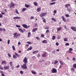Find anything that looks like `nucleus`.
<instances>
[{"label":"nucleus","mask_w":76,"mask_h":76,"mask_svg":"<svg viewBox=\"0 0 76 76\" xmlns=\"http://www.w3.org/2000/svg\"><path fill=\"white\" fill-rule=\"evenodd\" d=\"M13 35H14V38H17L20 36V34L17 33L16 32L14 33L13 34Z\"/></svg>","instance_id":"obj_1"},{"label":"nucleus","mask_w":76,"mask_h":76,"mask_svg":"<svg viewBox=\"0 0 76 76\" xmlns=\"http://www.w3.org/2000/svg\"><path fill=\"white\" fill-rule=\"evenodd\" d=\"M27 64H24L23 65L21 66V68L23 69H27V66H26Z\"/></svg>","instance_id":"obj_2"},{"label":"nucleus","mask_w":76,"mask_h":76,"mask_svg":"<svg viewBox=\"0 0 76 76\" xmlns=\"http://www.w3.org/2000/svg\"><path fill=\"white\" fill-rule=\"evenodd\" d=\"M23 63H24V64H27L28 63V60H27L26 57H25L24 58Z\"/></svg>","instance_id":"obj_3"},{"label":"nucleus","mask_w":76,"mask_h":76,"mask_svg":"<svg viewBox=\"0 0 76 76\" xmlns=\"http://www.w3.org/2000/svg\"><path fill=\"white\" fill-rule=\"evenodd\" d=\"M51 71H52V73H57V69L54 68H53L51 69Z\"/></svg>","instance_id":"obj_4"},{"label":"nucleus","mask_w":76,"mask_h":76,"mask_svg":"<svg viewBox=\"0 0 76 76\" xmlns=\"http://www.w3.org/2000/svg\"><path fill=\"white\" fill-rule=\"evenodd\" d=\"M42 56L43 57H47V53L45 52H44V53L42 54Z\"/></svg>","instance_id":"obj_5"},{"label":"nucleus","mask_w":76,"mask_h":76,"mask_svg":"<svg viewBox=\"0 0 76 76\" xmlns=\"http://www.w3.org/2000/svg\"><path fill=\"white\" fill-rule=\"evenodd\" d=\"M45 15H46V13H42L40 15V16L42 18H43V17H44V16H45Z\"/></svg>","instance_id":"obj_6"},{"label":"nucleus","mask_w":76,"mask_h":76,"mask_svg":"<svg viewBox=\"0 0 76 76\" xmlns=\"http://www.w3.org/2000/svg\"><path fill=\"white\" fill-rule=\"evenodd\" d=\"M71 29L73 31H75V32L76 31V28L75 27H71Z\"/></svg>","instance_id":"obj_7"},{"label":"nucleus","mask_w":76,"mask_h":76,"mask_svg":"<svg viewBox=\"0 0 76 76\" xmlns=\"http://www.w3.org/2000/svg\"><path fill=\"white\" fill-rule=\"evenodd\" d=\"M22 26L23 28H26V29H27V28H28V26L25 24H23L22 25Z\"/></svg>","instance_id":"obj_8"},{"label":"nucleus","mask_w":76,"mask_h":76,"mask_svg":"<svg viewBox=\"0 0 76 76\" xmlns=\"http://www.w3.org/2000/svg\"><path fill=\"white\" fill-rule=\"evenodd\" d=\"M38 30V28H33V29L32 30V32H35V31H37Z\"/></svg>","instance_id":"obj_9"},{"label":"nucleus","mask_w":76,"mask_h":76,"mask_svg":"<svg viewBox=\"0 0 76 76\" xmlns=\"http://www.w3.org/2000/svg\"><path fill=\"white\" fill-rule=\"evenodd\" d=\"M61 18L62 19L63 21H64V22H66V20L65 19V18H64V17L63 16H61Z\"/></svg>","instance_id":"obj_10"},{"label":"nucleus","mask_w":76,"mask_h":76,"mask_svg":"<svg viewBox=\"0 0 76 76\" xmlns=\"http://www.w3.org/2000/svg\"><path fill=\"white\" fill-rule=\"evenodd\" d=\"M18 29H19V31H20V32H21L22 33H23V32H24L23 30H22V29L21 28H18Z\"/></svg>","instance_id":"obj_11"},{"label":"nucleus","mask_w":76,"mask_h":76,"mask_svg":"<svg viewBox=\"0 0 76 76\" xmlns=\"http://www.w3.org/2000/svg\"><path fill=\"white\" fill-rule=\"evenodd\" d=\"M4 70H7V69H9V66H4Z\"/></svg>","instance_id":"obj_12"},{"label":"nucleus","mask_w":76,"mask_h":76,"mask_svg":"<svg viewBox=\"0 0 76 76\" xmlns=\"http://www.w3.org/2000/svg\"><path fill=\"white\" fill-rule=\"evenodd\" d=\"M61 29H62V28H61V27H59L57 28V31L58 32V31H61Z\"/></svg>","instance_id":"obj_13"},{"label":"nucleus","mask_w":76,"mask_h":76,"mask_svg":"<svg viewBox=\"0 0 76 76\" xmlns=\"http://www.w3.org/2000/svg\"><path fill=\"white\" fill-rule=\"evenodd\" d=\"M38 53V50H35L34 51L32 52V54H37V53Z\"/></svg>","instance_id":"obj_14"},{"label":"nucleus","mask_w":76,"mask_h":76,"mask_svg":"<svg viewBox=\"0 0 76 76\" xmlns=\"http://www.w3.org/2000/svg\"><path fill=\"white\" fill-rule=\"evenodd\" d=\"M10 6H11V7H14V6H15V4L13 3H11L10 4Z\"/></svg>","instance_id":"obj_15"},{"label":"nucleus","mask_w":76,"mask_h":76,"mask_svg":"<svg viewBox=\"0 0 76 76\" xmlns=\"http://www.w3.org/2000/svg\"><path fill=\"white\" fill-rule=\"evenodd\" d=\"M42 43H44V44H47V41L45 40H44L42 41Z\"/></svg>","instance_id":"obj_16"},{"label":"nucleus","mask_w":76,"mask_h":76,"mask_svg":"<svg viewBox=\"0 0 76 76\" xmlns=\"http://www.w3.org/2000/svg\"><path fill=\"white\" fill-rule=\"evenodd\" d=\"M6 64V62L5 61H3L2 62L1 64Z\"/></svg>","instance_id":"obj_17"},{"label":"nucleus","mask_w":76,"mask_h":76,"mask_svg":"<svg viewBox=\"0 0 76 76\" xmlns=\"http://www.w3.org/2000/svg\"><path fill=\"white\" fill-rule=\"evenodd\" d=\"M32 49V47H31V46H30V48H29L27 50V51H29V50H31Z\"/></svg>","instance_id":"obj_18"},{"label":"nucleus","mask_w":76,"mask_h":76,"mask_svg":"<svg viewBox=\"0 0 76 76\" xmlns=\"http://www.w3.org/2000/svg\"><path fill=\"white\" fill-rule=\"evenodd\" d=\"M67 10H68V12H70L72 11V8H68Z\"/></svg>","instance_id":"obj_19"},{"label":"nucleus","mask_w":76,"mask_h":76,"mask_svg":"<svg viewBox=\"0 0 76 76\" xmlns=\"http://www.w3.org/2000/svg\"><path fill=\"white\" fill-rule=\"evenodd\" d=\"M59 61L60 63L61 64V65H63V64H64V63L63 62H62L61 61Z\"/></svg>","instance_id":"obj_20"},{"label":"nucleus","mask_w":76,"mask_h":76,"mask_svg":"<svg viewBox=\"0 0 76 76\" xmlns=\"http://www.w3.org/2000/svg\"><path fill=\"white\" fill-rule=\"evenodd\" d=\"M73 68L76 69V64H74L73 65Z\"/></svg>","instance_id":"obj_21"},{"label":"nucleus","mask_w":76,"mask_h":76,"mask_svg":"<svg viewBox=\"0 0 76 76\" xmlns=\"http://www.w3.org/2000/svg\"><path fill=\"white\" fill-rule=\"evenodd\" d=\"M26 9H27L26 8H23L22 10V12H25V10H26Z\"/></svg>","instance_id":"obj_22"},{"label":"nucleus","mask_w":76,"mask_h":76,"mask_svg":"<svg viewBox=\"0 0 76 76\" xmlns=\"http://www.w3.org/2000/svg\"><path fill=\"white\" fill-rule=\"evenodd\" d=\"M20 17H14L13 18V19H20Z\"/></svg>","instance_id":"obj_23"},{"label":"nucleus","mask_w":76,"mask_h":76,"mask_svg":"<svg viewBox=\"0 0 76 76\" xmlns=\"http://www.w3.org/2000/svg\"><path fill=\"white\" fill-rule=\"evenodd\" d=\"M28 37H31V32H29L28 33Z\"/></svg>","instance_id":"obj_24"},{"label":"nucleus","mask_w":76,"mask_h":76,"mask_svg":"<svg viewBox=\"0 0 76 76\" xmlns=\"http://www.w3.org/2000/svg\"><path fill=\"white\" fill-rule=\"evenodd\" d=\"M25 6L26 7H27V8H28L29 7H30V6L29 5L26 4H25Z\"/></svg>","instance_id":"obj_25"},{"label":"nucleus","mask_w":76,"mask_h":76,"mask_svg":"<svg viewBox=\"0 0 76 76\" xmlns=\"http://www.w3.org/2000/svg\"><path fill=\"white\" fill-rule=\"evenodd\" d=\"M13 58H17V56H16V55H13Z\"/></svg>","instance_id":"obj_26"},{"label":"nucleus","mask_w":76,"mask_h":76,"mask_svg":"<svg viewBox=\"0 0 76 76\" xmlns=\"http://www.w3.org/2000/svg\"><path fill=\"white\" fill-rule=\"evenodd\" d=\"M70 6V5L69 4H68L65 5L66 7H68V6Z\"/></svg>","instance_id":"obj_27"},{"label":"nucleus","mask_w":76,"mask_h":76,"mask_svg":"<svg viewBox=\"0 0 76 76\" xmlns=\"http://www.w3.org/2000/svg\"><path fill=\"white\" fill-rule=\"evenodd\" d=\"M41 10V8H37V12H39V11H40V10Z\"/></svg>","instance_id":"obj_28"},{"label":"nucleus","mask_w":76,"mask_h":76,"mask_svg":"<svg viewBox=\"0 0 76 76\" xmlns=\"http://www.w3.org/2000/svg\"><path fill=\"white\" fill-rule=\"evenodd\" d=\"M27 44H29V45H31L32 44V43L30 42H27Z\"/></svg>","instance_id":"obj_29"},{"label":"nucleus","mask_w":76,"mask_h":76,"mask_svg":"<svg viewBox=\"0 0 76 76\" xmlns=\"http://www.w3.org/2000/svg\"><path fill=\"white\" fill-rule=\"evenodd\" d=\"M31 72L32 74H34V75H35L36 74V72H34V71L32 70L31 71Z\"/></svg>","instance_id":"obj_30"},{"label":"nucleus","mask_w":76,"mask_h":76,"mask_svg":"<svg viewBox=\"0 0 76 76\" xmlns=\"http://www.w3.org/2000/svg\"><path fill=\"white\" fill-rule=\"evenodd\" d=\"M55 38H56V36H53L52 38V39L53 40H54V39H55Z\"/></svg>","instance_id":"obj_31"},{"label":"nucleus","mask_w":76,"mask_h":76,"mask_svg":"<svg viewBox=\"0 0 76 76\" xmlns=\"http://www.w3.org/2000/svg\"><path fill=\"white\" fill-rule=\"evenodd\" d=\"M12 48L13 50H14V51H15L16 50V49L15 48V46L13 45L12 46Z\"/></svg>","instance_id":"obj_32"},{"label":"nucleus","mask_w":76,"mask_h":76,"mask_svg":"<svg viewBox=\"0 0 76 76\" xmlns=\"http://www.w3.org/2000/svg\"><path fill=\"white\" fill-rule=\"evenodd\" d=\"M42 19H43V22L45 23V22H46V21L45 18H42Z\"/></svg>","instance_id":"obj_33"},{"label":"nucleus","mask_w":76,"mask_h":76,"mask_svg":"<svg viewBox=\"0 0 76 76\" xmlns=\"http://www.w3.org/2000/svg\"><path fill=\"white\" fill-rule=\"evenodd\" d=\"M64 41H66V42L67 41V38H64Z\"/></svg>","instance_id":"obj_34"},{"label":"nucleus","mask_w":76,"mask_h":76,"mask_svg":"<svg viewBox=\"0 0 76 76\" xmlns=\"http://www.w3.org/2000/svg\"><path fill=\"white\" fill-rule=\"evenodd\" d=\"M51 20H53V21H54V22L56 21V19H54L53 18H52L51 19Z\"/></svg>","instance_id":"obj_35"},{"label":"nucleus","mask_w":76,"mask_h":76,"mask_svg":"<svg viewBox=\"0 0 76 76\" xmlns=\"http://www.w3.org/2000/svg\"><path fill=\"white\" fill-rule=\"evenodd\" d=\"M10 66H12L13 64H12V62L11 61L10 62Z\"/></svg>","instance_id":"obj_36"},{"label":"nucleus","mask_w":76,"mask_h":76,"mask_svg":"<svg viewBox=\"0 0 76 76\" xmlns=\"http://www.w3.org/2000/svg\"><path fill=\"white\" fill-rule=\"evenodd\" d=\"M71 70H72V72H75V69L72 67L71 69Z\"/></svg>","instance_id":"obj_37"},{"label":"nucleus","mask_w":76,"mask_h":76,"mask_svg":"<svg viewBox=\"0 0 76 76\" xmlns=\"http://www.w3.org/2000/svg\"><path fill=\"white\" fill-rule=\"evenodd\" d=\"M45 29H49V27L48 26H46L45 28Z\"/></svg>","instance_id":"obj_38"},{"label":"nucleus","mask_w":76,"mask_h":76,"mask_svg":"<svg viewBox=\"0 0 76 76\" xmlns=\"http://www.w3.org/2000/svg\"><path fill=\"white\" fill-rule=\"evenodd\" d=\"M58 61H57V60H56L55 61V62L54 63V64H57V63H58Z\"/></svg>","instance_id":"obj_39"},{"label":"nucleus","mask_w":76,"mask_h":76,"mask_svg":"<svg viewBox=\"0 0 76 76\" xmlns=\"http://www.w3.org/2000/svg\"><path fill=\"white\" fill-rule=\"evenodd\" d=\"M45 36V35L43 34H41V37H42V38H44V37Z\"/></svg>","instance_id":"obj_40"},{"label":"nucleus","mask_w":76,"mask_h":76,"mask_svg":"<svg viewBox=\"0 0 76 76\" xmlns=\"http://www.w3.org/2000/svg\"><path fill=\"white\" fill-rule=\"evenodd\" d=\"M56 4V2H52L50 4V5H53V4Z\"/></svg>","instance_id":"obj_41"},{"label":"nucleus","mask_w":76,"mask_h":76,"mask_svg":"<svg viewBox=\"0 0 76 76\" xmlns=\"http://www.w3.org/2000/svg\"><path fill=\"white\" fill-rule=\"evenodd\" d=\"M69 45V43H66L65 44L66 46H68Z\"/></svg>","instance_id":"obj_42"},{"label":"nucleus","mask_w":76,"mask_h":76,"mask_svg":"<svg viewBox=\"0 0 76 76\" xmlns=\"http://www.w3.org/2000/svg\"><path fill=\"white\" fill-rule=\"evenodd\" d=\"M49 32H50L49 30L48 29L45 32V33H49Z\"/></svg>","instance_id":"obj_43"},{"label":"nucleus","mask_w":76,"mask_h":76,"mask_svg":"<svg viewBox=\"0 0 76 76\" xmlns=\"http://www.w3.org/2000/svg\"><path fill=\"white\" fill-rule=\"evenodd\" d=\"M16 13H17V14H18V15H19V12H18V10H16Z\"/></svg>","instance_id":"obj_44"},{"label":"nucleus","mask_w":76,"mask_h":76,"mask_svg":"<svg viewBox=\"0 0 76 76\" xmlns=\"http://www.w3.org/2000/svg\"><path fill=\"white\" fill-rule=\"evenodd\" d=\"M20 67V66L19 65H18L17 66H15V67L16 68H17V69H18V68H19V67Z\"/></svg>","instance_id":"obj_45"},{"label":"nucleus","mask_w":76,"mask_h":76,"mask_svg":"<svg viewBox=\"0 0 76 76\" xmlns=\"http://www.w3.org/2000/svg\"><path fill=\"white\" fill-rule=\"evenodd\" d=\"M65 16L66 17H69V16H70V15H69V14H66L65 15Z\"/></svg>","instance_id":"obj_46"},{"label":"nucleus","mask_w":76,"mask_h":76,"mask_svg":"<svg viewBox=\"0 0 76 76\" xmlns=\"http://www.w3.org/2000/svg\"><path fill=\"white\" fill-rule=\"evenodd\" d=\"M36 38L37 39V40H40V39L38 37H36Z\"/></svg>","instance_id":"obj_47"},{"label":"nucleus","mask_w":76,"mask_h":76,"mask_svg":"<svg viewBox=\"0 0 76 76\" xmlns=\"http://www.w3.org/2000/svg\"><path fill=\"white\" fill-rule=\"evenodd\" d=\"M8 55L9 57H11V55H10V53H8Z\"/></svg>","instance_id":"obj_48"},{"label":"nucleus","mask_w":76,"mask_h":76,"mask_svg":"<svg viewBox=\"0 0 76 76\" xmlns=\"http://www.w3.org/2000/svg\"><path fill=\"white\" fill-rule=\"evenodd\" d=\"M34 16H31L30 18V19L31 20L33 19H34Z\"/></svg>","instance_id":"obj_49"},{"label":"nucleus","mask_w":76,"mask_h":76,"mask_svg":"<svg viewBox=\"0 0 76 76\" xmlns=\"http://www.w3.org/2000/svg\"><path fill=\"white\" fill-rule=\"evenodd\" d=\"M16 27H17V28H20V26H19L18 25H16Z\"/></svg>","instance_id":"obj_50"},{"label":"nucleus","mask_w":76,"mask_h":76,"mask_svg":"<svg viewBox=\"0 0 76 76\" xmlns=\"http://www.w3.org/2000/svg\"><path fill=\"white\" fill-rule=\"evenodd\" d=\"M34 4L35 5V6H37V2H35L34 3Z\"/></svg>","instance_id":"obj_51"},{"label":"nucleus","mask_w":76,"mask_h":76,"mask_svg":"<svg viewBox=\"0 0 76 76\" xmlns=\"http://www.w3.org/2000/svg\"><path fill=\"white\" fill-rule=\"evenodd\" d=\"M72 60H74V61H76V59L75 58L73 57L72 58Z\"/></svg>","instance_id":"obj_52"},{"label":"nucleus","mask_w":76,"mask_h":76,"mask_svg":"<svg viewBox=\"0 0 76 76\" xmlns=\"http://www.w3.org/2000/svg\"><path fill=\"white\" fill-rule=\"evenodd\" d=\"M56 46H58V45H59L58 43L57 42L56 43Z\"/></svg>","instance_id":"obj_53"},{"label":"nucleus","mask_w":76,"mask_h":76,"mask_svg":"<svg viewBox=\"0 0 76 76\" xmlns=\"http://www.w3.org/2000/svg\"><path fill=\"white\" fill-rule=\"evenodd\" d=\"M56 51H55V50H53V51H52V53H53V54H54V53H55Z\"/></svg>","instance_id":"obj_54"},{"label":"nucleus","mask_w":76,"mask_h":76,"mask_svg":"<svg viewBox=\"0 0 76 76\" xmlns=\"http://www.w3.org/2000/svg\"><path fill=\"white\" fill-rule=\"evenodd\" d=\"M69 51H73V49L72 48H69Z\"/></svg>","instance_id":"obj_55"},{"label":"nucleus","mask_w":76,"mask_h":76,"mask_svg":"<svg viewBox=\"0 0 76 76\" xmlns=\"http://www.w3.org/2000/svg\"><path fill=\"white\" fill-rule=\"evenodd\" d=\"M20 73L21 74H23V72L22 71H21L20 72Z\"/></svg>","instance_id":"obj_56"},{"label":"nucleus","mask_w":76,"mask_h":76,"mask_svg":"<svg viewBox=\"0 0 76 76\" xmlns=\"http://www.w3.org/2000/svg\"><path fill=\"white\" fill-rule=\"evenodd\" d=\"M10 43V40H8L7 41V44H9Z\"/></svg>","instance_id":"obj_57"},{"label":"nucleus","mask_w":76,"mask_h":76,"mask_svg":"<svg viewBox=\"0 0 76 76\" xmlns=\"http://www.w3.org/2000/svg\"><path fill=\"white\" fill-rule=\"evenodd\" d=\"M68 53H71V54H72V53H72V51H68Z\"/></svg>","instance_id":"obj_58"},{"label":"nucleus","mask_w":76,"mask_h":76,"mask_svg":"<svg viewBox=\"0 0 76 76\" xmlns=\"http://www.w3.org/2000/svg\"><path fill=\"white\" fill-rule=\"evenodd\" d=\"M18 55V54L17 53L15 52V55L16 56H17Z\"/></svg>","instance_id":"obj_59"},{"label":"nucleus","mask_w":76,"mask_h":76,"mask_svg":"<svg viewBox=\"0 0 76 76\" xmlns=\"http://www.w3.org/2000/svg\"><path fill=\"white\" fill-rule=\"evenodd\" d=\"M2 29L3 31L4 32H5V31H6V29H5V28H3Z\"/></svg>","instance_id":"obj_60"},{"label":"nucleus","mask_w":76,"mask_h":76,"mask_svg":"<svg viewBox=\"0 0 76 76\" xmlns=\"http://www.w3.org/2000/svg\"><path fill=\"white\" fill-rule=\"evenodd\" d=\"M3 18V15L2 14L0 15V18Z\"/></svg>","instance_id":"obj_61"},{"label":"nucleus","mask_w":76,"mask_h":76,"mask_svg":"<svg viewBox=\"0 0 76 76\" xmlns=\"http://www.w3.org/2000/svg\"><path fill=\"white\" fill-rule=\"evenodd\" d=\"M11 69H12V70H13V69H15V67L12 66Z\"/></svg>","instance_id":"obj_62"},{"label":"nucleus","mask_w":76,"mask_h":76,"mask_svg":"<svg viewBox=\"0 0 76 76\" xmlns=\"http://www.w3.org/2000/svg\"><path fill=\"white\" fill-rule=\"evenodd\" d=\"M53 13H57L56 10H54V11H53Z\"/></svg>","instance_id":"obj_63"},{"label":"nucleus","mask_w":76,"mask_h":76,"mask_svg":"<svg viewBox=\"0 0 76 76\" xmlns=\"http://www.w3.org/2000/svg\"><path fill=\"white\" fill-rule=\"evenodd\" d=\"M1 76H6V75H4V74H1Z\"/></svg>","instance_id":"obj_64"}]
</instances>
